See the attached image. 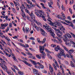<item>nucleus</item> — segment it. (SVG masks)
<instances>
[{"instance_id":"obj_16","label":"nucleus","mask_w":75,"mask_h":75,"mask_svg":"<svg viewBox=\"0 0 75 75\" xmlns=\"http://www.w3.org/2000/svg\"><path fill=\"white\" fill-rule=\"evenodd\" d=\"M69 55L71 57V59L72 61H73L75 63V59H74V57H73V56L71 55V53H69Z\"/></svg>"},{"instance_id":"obj_22","label":"nucleus","mask_w":75,"mask_h":75,"mask_svg":"<svg viewBox=\"0 0 75 75\" xmlns=\"http://www.w3.org/2000/svg\"><path fill=\"white\" fill-rule=\"evenodd\" d=\"M13 3L15 4V6H16V10L18 11V10H19V8H18V7L17 6V3H16V2H15V1H13Z\"/></svg>"},{"instance_id":"obj_53","label":"nucleus","mask_w":75,"mask_h":75,"mask_svg":"<svg viewBox=\"0 0 75 75\" xmlns=\"http://www.w3.org/2000/svg\"><path fill=\"white\" fill-rule=\"evenodd\" d=\"M43 20H44V21H47V20L45 19V18L44 16L42 17Z\"/></svg>"},{"instance_id":"obj_44","label":"nucleus","mask_w":75,"mask_h":75,"mask_svg":"<svg viewBox=\"0 0 75 75\" xmlns=\"http://www.w3.org/2000/svg\"><path fill=\"white\" fill-rule=\"evenodd\" d=\"M29 49L30 50H31V51H35V50H34V49H33L32 48H29Z\"/></svg>"},{"instance_id":"obj_4","label":"nucleus","mask_w":75,"mask_h":75,"mask_svg":"<svg viewBox=\"0 0 75 75\" xmlns=\"http://www.w3.org/2000/svg\"><path fill=\"white\" fill-rule=\"evenodd\" d=\"M1 62L2 64H1L0 63V66L2 68L4 69H5L6 70H7V68L6 66V62L5 61H1Z\"/></svg>"},{"instance_id":"obj_59","label":"nucleus","mask_w":75,"mask_h":75,"mask_svg":"<svg viewBox=\"0 0 75 75\" xmlns=\"http://www.w3.org/2000/svg\"><path fill=\"white\" fill-rule=\"evenodd\" d=\"M37 41L38 42H40V39L39 38H37Z\"/></svg>"},{"instance_id":"obj_64","label":"nucleus","mask_w":75,"mask_h":75,"mask_svg":"<svg viewBox=\"0 0 75 75\" xmlns=\"http://www.w3.org/2000/svg\"><path fill=\"white\" fill-rule=\"evenodd\" d=\"M12 23H10L9 24V27H12Z\"/></svg>"},{"instance_id":"obj_52","label":"nucleus","mask_w":75,"mask_h":75,"mask_svg":"<svg viewBox=\"0 0 75 75\" xmlns=\"http://www.w3.org/2000/svg\"><path fill=\"white\" fill-rule=\"evenodd\" d=\"M30 40H34L35 39H34V38L33 37H31L30 38Z\"/></svg>"},{"instance_id":"obj_1","label":"nucleus","mask_w":75,"mask_h":75,"mask_svg":"<svg viewBox=\"0 0 75 75\" xmlns=\"http://www.w3.org/2000/svg\"><path fill=\"white\" fill-rule=\"evenodd\" d=\"M40 51L41 53L42 54V58L43 59H45V56H46V54L45 53L43 52V51L45 50V47L44 46H39Z\"/></svg>"},{"instance_id":"obj_41","label":"nucleus","mask_w":75,"mask_h":75,"mask_svg":"<svg viewBox=\"0 0 75 75\" xmlns=\"http://www.w3.org/2000/svg\"><path fill=\"white\" fill-rule=\"evenodd\" d=\"M62 10H64V11L65 10V8L64 7V6H63V5L62 6Z\"/></svg>"},{"instance_id":"obj_8","label":"nucleus","mask_w":75,"mask_h":75,"mask_svg":"<svg viewBox=\"0 0 75 75\" xmlns=\"http://www.w3.org/2000/svg\"><path fill=\"white\" fill-rule=\"evenodd\" d=\"M3 37H4V38L7 41V42H8L7 43L8 45L11 47V45L10 44V41H11V40H10L8 38H7V37L5 36L4 35L3 36Z\"/></svg>"},{"instance_id":"obj_43","label":"nucleus","mask_w":75,"mask_h":75,"mask_svg":"<svg viewBox=\"0 0 75 75\" xmlns=\"http://www.w3.org/2000/svg\"><path fill=\"white\" fill-rule=\"evenodd\" d=\"M36 57H37L39 59H41V57H40V55H36Z\"/></svg>"},{"instance_id":"obj_62","label":"nucleus","mask_w":75,"mask_h":75,"mask_svg":"<svg viewBox=\"0 0 75 75\" xmlns=\"http://www.w3.org/2000/svg\"><path fill=\"white\" fill-rule=\"evenodd\" d=\"M13 38H14V39H16V38H17V36H15L14 37H13Z\"/></svg>"},{"instance_id":"obj_45","label":"nucleus","mask_w":75,"mask_h":75,"mask_svg":"<svg viewBox=\"0 0 75 75\" xmlns=\"http://www.w3.org/2000/svg\"><path fill=\"white\" fill-rule=\"evenodd\" d=\"M6 55H7L8 57H11V54L8 53H6Z\"/></svg>"},{"instance_id":"obj_15","label":"nucleus","mask_w":75,"mask_h":75,"mask_svg":"<svg viewBox=\"0 0 75 75\" xmlns=\"http://www.w3.org/2000/svg\"><path fill=\"white\" fill-rule=\"evenodd\" d=\"M60 49L61 48H60V47H59V45H57V47L54 48V50L56 51H58L59 50H60Z\"/></svg>"},{"instance_id":"obj_36","label":"nucleus","mask_w":75,"mask_h":75,"mask_svg":"<svg viewBox=\"0 0 75 75\" xmlns=\"http://www.w3.org/2000/svg\"><path fill=\"white\" fill-rule=\"evenodd\" d=\"M35 68H36V69H40V67L39 66L35 65Z\"/></svg>"},{"instance_id":"obj_60","label":"nucleus","mask_w":75,"mask_h":75,"mask_svg":"<svg viewBox=\"0 0 75 75\" xmlns=\"http://www.w3.org/2000/svg\"><path fill=\"white\" fill-rule=\"evenodd\" d=\"M6 72L9 75L11 73L10 72H9L8 71L6 70Z\"/></svg>"},{"instance_id":"obj_37","label":"nucleus","mask_w":75,"mask_h":75,"mask_svg":"<svg viewBox=\"0 0 75 75\" xmlns=\"http://www.w3.org/2000/svg\"><path fill=\"white\" fill-rule=\"evenodd\" d=\"M18 44H19L20 45L23 47H25V45H24L22 43H19Z\"/></svg>"},{"instance_id":"obj_56","label":"nucleus","mask_w":75,"mask_h":75,"mask_svg":"<svg viewBox=\"0 0 75 75\" xmlns=\"http://www.w3.org/2000/svg\"><path fill=\"white\" fill-rule=\"evenodd\" d=\"M46 40V38H45L43 40V43H44L45 42Z\"/></svg>"},{"instance_id":"obj_6","label":"nucleus","mask_w":75,"mask_h":75,"mask_svg":"<svg viewBox=\"0 0 75 75\" xmlns=\"http://www.w3.org/2000/svg\"><path fill=\"white\" fill-rule=\"evenodd\" d=\"M55 24L57 25V26H58L59 27H60V28H62V30H64V31H65V28L62 26V24H61L60 23H59V22H57V21H56L55 23Z\"/></svg>"},{"instance_id":"obj_12","label":"nucleus","mask_w":75,"mask_h":75,"mask_svg":"<svg viewBox=\"0 0 75 75\" xmlns=\"http://www.w3.org/2000/svg\"><path fill=\"white\" fill-rule=\"evenodd\" d=\"M53 60L54 62V64L55 65H56V67H57V68H59V65H58V63L57 62V61H56V60L55 59L53 58Z\"/></svg>"},{"instance_id":"obj_29","label":"nucleus","mask_w":75,"mask_h":75,"mask_svg":"<svg viewBox=\"0 0 75 75\" xmlns=\"http://www.w3.org/2000/svg\"><path fill=\"white\" fill-rule=\"evenodd\" d=\"M70 42L71 43V44H74V45L72 47H74L75 48V43L72 40H70Z\"/></svg>"},{"instance_id":"obj_38","label":"nucleus","mask_w":75,"mask_h":75,"mask_svg":"<svg viewBox=\"0 0 75 75\" xmlns=\"http://www.w3.org/2000/svg\"><path fill=\"white\" fill-rule=\"evenodd\" d=\"M13 58L14 60L15 61H16V62H18V61L16 59V58L15 56L13 57H12Z\"/></svg>"},{"instance_id":"obj_24","label":"nucleus","mask_w":75,"mask_h":75,"mask_svg":"<svg viewBox=\"0 0 75 75\" xmlns=\"http://www.w3.org/2000/svg\"><path fill=\"white\" fill-rule=\"evenodd\" d=\"M25 64H26V65H28V66H30V67H31L32 66V65L31 64H30L29 63L27 62V61H26L25 62Z\"/></svg>"},{"instance_id":"obj_40","label":"nucleus","mask_w":75,"mask_h":75,"mask_svg":"<svg viewBox=\"0 0 75 75\" xmlns=\"http://www.w3.org/2000/svg\"><path fill=\"white\" fill-rule=\"evenodd\" d=\"M40 67L41 69H44V66L42 64H40Z\"/></svg>"},{"instance_id":"obj_20","label":"nucleus","mask_w":75,"mask_h":75,"mask_svg":"<svg viewBox=\"0 0 75 75\" xmlns=\"http://www.w3.org/2000/svg\"><path fill=\"white\" fill-rule=\"evenodd\" d=\"M50 34L51 35V36H52V37H53L55 39V34H54V32H52V31L51 32H50Z\"/></svg>"},{"instance_id":"obj_33","label":"nucleus","mask_w":75,"mask_h":75,"mask_svg":"<svg viewBox=\"0 0 75 75\" xmlns=\"http://www.w3.org/2000/svg\"><path fill=\"white\" fill-rule=\"evenodd\" d=\"M40 4L41 5H42V7L44 8V9L46 8V7L44 6V4H43L42 3H41Z\"/></svg>"},{"instance_id":"obj_50","label":"nucleus","mask_w":75,"mask_h":75,"mask_svg":"<svg viewBox=\"0 0 75 75\" xmlns=\"http://www.w3.org/2000/svg\"><path fill=\"white\" fill-rule=\"evenodd\" d=\"M70 33L72 35L74 38H75V35L72 33Z\"/></svg>"},{"instance_id":"obj_42","label":"nucleus","mask_w":75,"mask_h":75,"mask_svg":"<svg viewBox=\"0 0 75 75\" xmlns=\"http://www.w3.org/2000/svg\"><path fill=\"white\" fill-rule=\"evenodd\" d=\"M57 75H62V73H61V72L59 71L58 73H57Z\"/></svg>"},{"instance_id":"obj_10","label":"nucleus","mask_w":75,"mask_h":75,"mask_svg":"<svg viewBox=\"0 0 75 75\" xmlns=\"http://www.w3.org/2000/svg\"><path fill=\"white\" fill-rule=\"evenodd\" d=\"M49 70L51 74H53V73H54V69L51 66V65L49 66Z\"/></svg>"},{"instance_id":"obj_9","label":"nucleus","mask_w":75,"mask_h":75,"mask_svg":"<svg viewBox=\"0 0 75 75\" xmlns=\"http://www.w3.org/2000/svg\"><path fill=\"white\" fill-rule=\"evenodd\" d=\"M46 30L47 32H50V33H51V31H52L51 30V28L50 26H47V27H46Z\"/></svg>"},{"instance_id":"obj_34","label":"nucleus","mask_w":75,"mask_h":75,"mask_svg":"<svg viewBox=\"0 0 75 75\" xmlns=\"http://www.w3.org/2000/svg\"><path fill=\"white\" fill-rule=\"evenodd\" d=\"M22 15L23 18H26V16H25V14L24 12H23L22 13Z\"/></svg>"},{"instance_id":"obj_23","label":"nucleus","mask_w":75,"mask_h":75,"mask_svg":"<svg viewBox=\"0 0 75 75\" xmlns=\"http://www.w3.org/2000/svg\"><path fill=\"white\" fill-rule=\"evenodd\" d=\"M56 38H57V40H59V42H62V40H61V38H59V37H58L57 36L56 37Z\"/></svg>"},{"instance_id":"obj_5","label":"nucleus","mask_w":75,"mask_h":75,"mask_svg":"<svg viewBox=\"0 0 75 75\" xmlns=\"http://www.w3.org/2000/svg\"><path fill=\"white\" fill-rule=\"evenodd\" d=\"M25 11L26 13H28V14H29L32 19H33V18H35V16H34V15L33 13V12H31L30 13V12H29V11H28V10L26 9H25Z\"/></svg>"},{"instance_id":"obj_27","label":"nucleus","mask_w":75,"mask_h":75,"mask_svg":"<svg viewBox=\"0 0 75 75\" xmlns=\"http://www.w3.org/2000/svg\"><path fill=\"white\" fill-rule=\"evenodd\" d=\"M52 65L54 67V68L55 71H57V67L55 66V64L54 63L52 64Z\"/></svg>"},{"instance_id":"obj_26","label":"nucleus","mask_w":75,"mask_h":75,"mask_svg":"<svg viewBox=\"0 0 75 75\" xmlns=\"http://www.w3.org/2000/svg\"><path fill=\"white\" fill-rule=\"evenodd\" d=\"M70 62H71V66L72 67H75L74 65H75V64H74L72 61H71Z\"/></svg>"},{"instance_id":"obj_21","label":"nucleus","mask_w":75,"mask_h":75,"mask_svg":"<svg viewBox=\"0 0 75 75\" xmlns=\"http://www.w3.org/2000/svg\"><path fill=\"white\" fill-rule=\"evenodd\" d=\"M47 17L48 18L47 19V20L49 21V22H50V23L52 22V21H51V18H50V16H49L48 15H47Z\"/></svg>"},{"instance_id":"obj_55","label":"nucleus","mask_w":75,"mask_h":75,"mask_svg":"<svg viewBox=\"0 0 75 75\" xmlns=\"http://www.w3.org/2000/svg\"><path fill=\"white\" fill-rule=\"evenodd\" d=\"M6 17L5 18V19L6 20H8V16H6Z\"/></svg>"},{"instance_id":"obj_14","label":"nucleus","mask_w":75,"mask_h":75,"mask_svg":"<svg viewBox=\"0 0 75 75\" xmlns=\"http://www.w3.org/2000/svg\"><path fill=\"white\" fill-rule=\"evenodd\" d=\"M59 51V53L60 54H61L63 56L64 54V50L60 48Z\"/></svg>"},{"instance_id":"obj_25","label":"nucleus","mask_w":75,"mask_h":75,"mask_svg":"<svg viewBox=\"0 0 75 75\" xmlns=\"http://www.w3.org/2000/svg\"><path fill=\"white\" fill-rule=\"evenodd\" d=\"M20 8H23L24 9H25V8H26L25 7V6L23 4H22L21 5V6L20 7Z\"/></svg>"},{"instance_id":"obj_48","label":"nucleus","mask_w":75,"mask_h":75,"mask_svg":"<svg viewBox=\"0 0 75 75\" xmlns=\"http://www.w3.org/2000/svg\"><path fill=\"white\" fill-rule=\"evenodd\" d=\"M18 74H19V75H22L23 74V73L21 71H18Z\"/></svg>"},{"instance_id":"obj_28","label":"nucleus","mask_w":75,"mask_h":75,"mask_svg":"<svg viewBox=\"0 0 75 75\" xmlns=\"http://www.w3.org/2000/svg\"><path fill=\"white\" fill-rule=\"evenodd\" d=\"M1 26L2 27H6L8 26V24L7 23H4L3 25V24H1Z\"/></svg>"},{"instance_id":"obj_61","label":"nucleus","mask_w":75,"mask_h":75,"mask_svg":"<svg viewBox=\"0 0 75 75\" xmlns=\"http://www.w3.org/2000/svg\"><path fill=\"white\" fill-rule=\"evenodd\" d=\"M21 53L22 54H23V55H24V56H27V55H26V54H25V53H24V52H21Z\"/></svg>"},{"instance_id":"obj_11","label":"nucleus","mask_w":75,"mask_h":75,"mask_svg":"<svg viewBox=\"0 0 75 75\" xmlns=\"http://www.w3.org/2000/svg\"><path fill=\"white\" fill-rule=\"evenodd\" d=\"M63 40H64V42H66L65 44L67 45H68L69 47L71 46V43H69L67 42V40H66L65 39L63 38Z\"/></svg>"},{"instance_id":"obj_2","label":"nucleus","mask_w":75,"mask_h":75,"mask_svg":"<svg viewBox=\"0 0 75 75\" xmlns=\"http://www.w3.org/2000/svg\"><path fill=\"white\" fill-rule=\"evenodd\" d=\"M53 29L57 31V33L56 34L58 37H59V38H62V39H63V38L62 37V32H61L58 29H57L55 28H53Z\"/></svg>"},{"instance_id":"obj_58","label":"nucleus","mask_w":75,"mask_h":75,"mask_svg":"<svg viewBox=\"0 0 75 75\" xmlns=\"http://www.w3.org/2000/svg\"><path fill=\"white\" fill-rule=\"evenodd\" d=\"M51 46L52 47H55L56 45H52Z\"/></svg>"},{"instance_id":"obj_51","label":"nucleus","mask_w":75,"mask_h":75,"mask_svg":"<svg viewBox=\"0 0 75 75\" xmlns=\"http://www.w3.org/2000/svg\"><path fill=\"white\" fill-rule=\"evenodd\" d=\"M50 0V2L49 3L50 5H52V4H53V2H52V0Z\"/></svg>"},{"instance_id":"obj_3","label":"nucleus","mask_w":75,"mask_h":75,"mask_svg":"<svg viewBox=\"0 0 75 75\" xmlns=\"http://www.w3.org/2000/svg\"><path fill=\"white\" fill-rule=\"evenodd\" d=\"M35 27L36 28L38 31H39V30L40 31H41V32H42L43 33H41V34H42V35L44 36H45V35H47V33L45 32V31H44V30L42 28H41L40 27H39L38 28L37 27V26H35Z\"/></svg>"},{"instance_id":"obj_35","label":"nucleus","mask_w":75,"mask_h":75,"mask_svg":"<svg viewBox=\"0 0 75 75\" xmlns=\"http://www.w3.org/2000/svg\"><path fill=\"white\" fill-rule=\"evenodd\" d=\"M34 20V21L35 22V23H37V24H38V25H40V23L38 22H37V21L36 20H35V19L34 20Z\"/></svg>"},{"instance_id":"obj_19","label":"nucleus","mask_w":75,"mask_h":75,"mask_svg":"<svg viewBox=\"0 0 75 75\" xmlns=\"http://www.w3.org/2000/svg\"><path fill=\"white\" fill-rule=\"evenodd\" d=\"M38 72V70L36 69H33V74L36 75V74Z\"/></svg>"},{"instance_id":"obj_18","label":"nucleus","mask_w":75,"mask_h":75,"mask_svg":"<svg viewBox=\"0 0 75 75\" xmlns=\"http://www.w3.org/2000/svg\"><path fill=\"white\" fill-rule=\"evenodd\" d=\"M62 47H63V48H64V50H66V51H67V52H69V51H68V49L67 48V47L65 46H64V45H62Z\"/></svg>"},{"instance_id":"obj_17","label":"nucleus","mask_w":75,"mask_h":75,"mask_svg":"<svg viewBox=\"0 0 75 75\" xmlns=\"http://www.w3.org/2000/svg\"><path fill=\"white\" fill-rule=\"evenodd\" d=\"M29 60L31 61V62L33 65H34L35 66L37 65V63L36 62L33 61V60L31 59H30Z\"/></svg>"},{"instance_id":"obj_54","label":"nucleus","mask_w":75,"mask_h":75,"mask_svg":"<svg viewBox=\"0 0 75 75\" xmlns=\"http://www.w3.org/2000/svg\"><path fill=\"white\" fill-rule=\"evenodd\" d=\"M31 58H32V59H35V57L34 56H31Z\"/></svg>"},{"instance_id":"obj_57","label":"nucleus","mask_w":75,"mask_h":75,"mask_svg":"<svg viewBox=\"0 0 75 75\" xmlns=\"http://www.w3.org/2000/svg\"><path fill=\"white\" fill-rule=\"evenodd\" d=\"M65 22H66V23H69H69H70V22H69V21H68L67 20H65Z\"/></svg>"},{"instance_id":"obj_31","label":"nucleus","mask_w":75,"mask_h":75,"mask_svg":"<svg viewBox=\"0 0 75 75\" xmlns=\"http://www.w3.org/2000/svg\"><path fill=\"white\" fill-rule=\"evenodd\" d=\"M25 31H26V33L29 32V28H25Z\"/></svg>"},{"instance_id":"obj_30","label":"nucleus","mask_w":75,"mask_h":75,"mask_svg":"<svg viewBox=\"0 0 75 75\" xmlns=\"http://www.w3.org/2000/svg\"><path fill=\"white\" fill-rule=\"evenodd\" d=\"M69 51V52H68V53H69H69H70V52H72V53H73V52H74V50L73 49H71Z\"/></svg>"},{"instance_id":"obj_47","label":"nucleus","mask_w":75,"mask_h":75,"mask_svg":"<svg viewBox=\"0 0 75 75\" xmlns=\"http://www.w3.org/2000/svg\"><path fill=\"white\" fill-rule=\"evenodd\" d=\"M74 1H72V2H71V1H70V4L71 5L73 3H74Z\"/></svg>"},{"instance_id":"obj_63","label":"nucleus","mask_w":75,"mask_h":75,"mask_svg":"<svg viewBox=\"0 0 75 75\" xmlns=\"http://www.w3.org/2000/svg\"><path fill=\"white\" fill-rule=\"evenodd\" d=\"M70 26H71V27H72V28H74V25H73V24H71V25H70Z\"/></svg>"},{"instance_id":"obj_46","label":"nucleus","mask_w":75,"mask_h":75,"mask_svg":"<svg viewBox=\"0 0 75 75\" xmlns=\"http://www.w3.org/2000/svg\"><path fill=\"white\" fill-rule=\"evenodd\" d=\"M11 69H12V71H13V72H14L15 73H16V71L15 70V69L13 68H11Z\"/></svg>"},{"instance_id":"obj_49","label":"nucleus","mask_w":75,"mask_h":75,"mask_svg":"<svg viewBox=\"0 0 75 75\" xmlns=\"http://www.w3.org/2000/svg\"><path fill=\"white\" fill-rule=\"evenodd\" d=\"M63 18H62V20H63L64 21V20H65V18H66V17H65V16H62Z\"/></svg>"},{"instance_id":"obj_13","label":"nucleus","mask_w":75,"mask_h":75,"mask_svg":"<svg viewBox=\"0 0 75 75\" xmlns=\"http://www.w3.org/2000/svg\"><path fill=\"white\" fill-rule=\"evenodd\" d=\"M56 21L58 22V21H57L56 20L54 22V23L52 22H50V25H52V26H54V27H56V28L57 27V26H56L57 25L55 24V23Z\"/></svg>"},{"instance_id":"obj_7","label":"nucleus","mask_w":75,"mask_h":75,"mask_svg":"<svg viewBox=\"0 0 75 75\" xmlns=\"http://www.w3.org/2000/svg\"><path fill=\"white\" fill-rule=\"evenodd\" d=\"M67 36L68 38H72L71 35L69 33H68L67 35H65L63 36V37H64V38H65V39L67 40V41H68V38H67Z\"/></svg>"},{"instance_id":"obj_32","label":"nucleus","mask_w":75,"mask_h":75,"mask_svg":"<svg viewBox=\"0 0 75 75\" xmlns=\"http://www.w3.org/2000/svg\"><path fill=\"white\" fill-rule=\"evenodd\" d=\"M57 57H58L59 59H61V54L59 53H58V54L57 55Z\"/></svg>"},{"instance_id":"obj_39","label":"nucleus","mask_w":75,"mask_h":75,"mask_svg":"<svg viewBox=\"0 0 75 75\" xmlns=\"http://www.w3.org/2000/svg\"><path fill=\"white\" fill-rule=\"evenodd\" d=\"M13 67H14V68L16 69V70H17L18 71H19V69H18V67H17L15 65H13Z\"/></svg>"}]
</instances>
